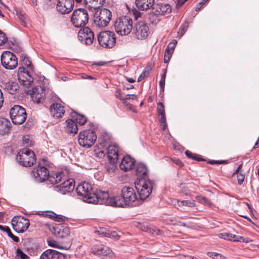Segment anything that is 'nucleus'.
<instances>
[{"label": "nucleus", "instance_id": "obj_1", "mask_svg": "<svg viewBox=\"0 0 259 259\" xmlns=\"http://www.w3.org/2000/svg\"><path fill=\"white\" fill-rule=\"evenodd\" d=\"M139 201L135 189L130 187H124L121 191V196H116L110 199L112 204L115 207H124L126 206H136Z\"/></svg>", "mask_w": 259, "mask_h": 259}, {"label": "nucleus", "instance_id": "obj_2", "mask_svg": "<svg viewBox=\"0 0 259 259\" xmlns=\"http://www.w3.org/2000/svg\"><path fill=\"white\" fill-rule=\"evenodd\" d=\"M76 191L78 195L83 197V200L84 202L89 203H98V197L90 183H81L77 186Z\"/></svg>", "mask_w": 259, "mask_h": 259}, {"label": "nucleus", "instance_id": "obj_3", "mask_svg": "<svg viewBox=\"0 0 259 259\" xmlns=\"http://www.w3.org/2000/svg\"><path fill=\"white\" fill-rule=\"evenodd\" d=\"M154 185V182L150 180H137L135 181V188L138 193L139 200H145L149 196Z\"/></svg>", "mask_w": 259, "mask_h": 259}, {"label": "nucleus", "instance_id": "obj_4", "mask_svg": "<svg viewBox=\"0 0 259 259\" xmlns=\"http://www.w3.org/2000/svg\"><path fill=\"white\" fill-rule=\"evenodd\" d=\"M171 11V6L167 3H158L154 4L149 15V19L152 24H156L159 21L158 16L169 14Z\"/></svg>", "mask_w": 259, "mask_h": 259}, {"label": "nucleus", "instance_id": "obj_5", "mask_svg": "<svg viewBox=\"0 0 259 259\" xmlns=\"http://www.w3.org/2000/svg\"><path fill=\"white\" fill-rule=\"evenodd\" d=\"M133 20L128 16H122L118 18L114 23L116 32L121 35L128 34L133 28Z\"/></svg>", "mask_w": 259, "mask_h": 259}, {"label": "nucleus", "instance_id": "obj_6", "mask_svg": "<svg viewBox=\"0 0 259 259\" xmlns=\"http://www.w3.org/2000/svg\"><path fill=\"white\" fill-rule=\"evenodd\" d=\"M96 140V134L92 130H84L80 132L78 135V144L80 146L86 148L91 147Z\"/></svg>", "mask_w": 259, "mask_h": 259}, {"label": "nucleus", "instance_id": "obj_7", "mask_svg": "<svg viewBox=\"0 0 259 259\" xmlns=\"http://www.w3.org/2000/svg\"><path fill=\"white\" fill-rule=\"evenodd\" d=\"M18 163L24 166L30 167L36 162L34 153L31 150L24 149L21 150L17 156Z\"/></svg>", "mask_w": 259, "mask_h": 259}, {"label": "nucleus", "instance_id": "obj_8", "mask_svg": "<svg viewBox=\"0 0 259 259\" xmlns=\"http://www.w3.org/2000/svg\"><path fill=\"white\" fill-rule=\"evenodd\" d=\"M111 12L107 9H98L94 15L95 24L100 27H104L108 25L111 19Z\"/></svg>", "mask_w": 259, "mask_h": 259}, {"label": "nucleus", "instance_id": "obj_9", "mask_svg": "<svg viewBox=\"0 0 259 259\" xmlns=\"http://www.w3.org/2000/svg\"><path fill=\"white\" fill-rule=\"evenodd\" d=\"M89 21V14L84 9L79 8L74 11L71 18L72 24L76 27L84 26Z\"/></svg>", "mask_w": 259, "mask_h": 259}, {"label": "nucleus", "instance_id": "obj_10", "mask_svg": "<svg viewBox=\"0 0 259 259\" xmlns=\"http://www.w3.org/2000/svg\"><path fill=\"white\" fill-rule=\"evenodd\" d=\"M99 44L105 48H112L116 43V37L113 32L104 31L100 32L98 37Z\"/></svg>", "mask_w": 259, "mask_h": 259}, {"label": "nucleus", "instance_id": "obj_11", "mask_svg": "<svg viewBox=\"0 0 259 259\" xmlns=\"http://www.w3.org/2000/svg\"><path fill=\"white\" fill-rule=\"evenodd\" d=\"M10 115L13 122L16 124H22L27 117L25 109L20 105H15L11 108Z\"/></svg>", "mask_w": 259, "mask_h": 259}, {"label": "nucleus", "instance_id": "obj_12", "mask_svg": "<svg viewBox=\"0 0 259 259\" xmlns=\"http://www.w3.org/2000/svg\"><path fill=\"white\" fill-rule=\"evenodd\" d=\"M1 63L5 69L9 70L16 68L18 65L16 56L10 51H5L2 54Z\"/></svg>", "mask_w": 259, "mask_h": 259}, {"label": "nucleus", "instance_id": "obj_13", "mask_svg": "<svg viewBox=\"0 0 259 259\" xmlns=\"http://www.w3.org/2000/svg\"><path fill=\"white\" fill-rule=\"evenodd\" d=\"M132 29L133 34L138 39L146 38L150 33L148 25L143 21H137Z\"/></svg>", "mask_w": 259, "mask_h": 259}, {"label": "nucleus", "instance_id": "obj_14", "mask_svg": "<svg viewBox=\"0 0 259 259\" xmlns=\"http://www.w3.org/2000/svg\"><path fill=\"white\" fill-rule=\"evenodd\" d=\"M13 229L18 233H23L28 228L30 223L29 220L21 216L15 217L12 220Z\"/></svg>", "mask_w": 259, "mask_h": 259}, {"label": "nucleus", "instance_id": "obj_15", "mask_svg": "<svg viewBox=\"0 0 259 259\" xmlns=\"http://www.w3.org/2000/svg\"><path fill=\"white\" fill-rule=\"evenodd\" d=\"M78 40L83 44L91 45L94 40L93 31L88 27L81 28L78 32Z\"/></svg>", "mask_w": 259, "mask_h": 259}, {"label": "nucleus", "instance_id": "obj_16", "mask_svg": "<svg viewBox=\"0 0 259 259\" xmlns=\"http://www.w3.org/2000/svg\"><path fill=\"white\" fill-rule=\"evenodd\" d=\"M17 76L21 84L25 87H29L33 82V78L31 73L23 67L19 68Z\"/></svg>", "mask_w": 259, "mask_h": 259}, {"label": "nucleus", "instance_id": "obj_17", "mask_svg": "<svg viewBox=\"0 0 259 259\" xmlns=\"http://www.w3.org/2000/svg\"><path fill=\"white\" fill-rule=\"evenodd\" d=\"M74 5V0H58L56 10L61 14H68L73 10Z\"/></svg>", "mask_w": 259, "mask_h": 259}, {"label": "nucleus", "instance_id": "obj_18", "mask_svg": "<svg viewBox=\"0 0 259 259\" xmlns=\"http://www.w3.org/2000/svg\"><path fill=\"white\" fill-rule=\"evenodd\" d=\"M52 232L58 238H65L70 234L69 228L62 224H55L50 229Z\"/></svg>", "mask_w": 259, "mask_h": 259}, {"label": "nucleus", "instance_id": "obj_19", "mask_svg": "<svg viewBox=\"0 0 259 259\" xmlns=\"http://www.w3.org/2000/svg\"><path fill=\"white\" fill-rule=\"evenodd\" d=\"M32 174L36 180L43 182L48 179L49 171L46 167L39 165L37 167L33 168Z\"/></svg>", "mask_w": 259, "mask_h": 259}, {"label": "nucleus", "instance_id": "obj_20", "mask_svg": "<svg viewBox=\"0 0 259 259\" xmlns=\"http://www.w3.org/2000/svg\"><path fill=\"white\" fill-rule=\"evenodd\" d=\"M75 183L73 179H69L60 185H56L54 188L56 191L62 194L69 193L74 189Z\"/></svg>", "mask_w": 259, "mask_h": 259}, {"label": "nucleus", "instance_id": "obj_21", "mask_svg": "<svg viewBox=\"0 0 259 259\" xmlns=\"http://www.w3.org/2000/svg\"><path fill=\"white\" fill-rule=\"evenodd\" d=\"M31 97L34 102L42 103L46 98L45 90L41 86L36 87L31 93Z\"/></svg>", "mask_w": 259, "mask_h": 259}, {"label": "nucleus", "instance_id": "obj_22", "mask_svg": "<svg viewBox=\"0 0 259 259\" xmlns=\"http://www.w3.org/2000/svg\"><path fill=\"white\" fill-rule=\"evenodd\" d=\"M91 252L97 256L103 257L110 254L112 250L107 246L102 244H96L92 247Z\"/></svg>", "mask_w": 259, "mask_h": 259}, {"label": "nucleus", "instance_id": "obj_23", "mask_svg": "<svg viewBox=\"0 0 259 259\" xmlns=\"http://www.w3.org/2000/svg\"><path fill=\"white\" fill-rule=\"evenodd\" d=\"M66 256L54 249H47L40 255V259H65Z\"/></svg>", "mask_w": 259, "mask_h": 259}, {"label": "nucleus", "instance_id": "obj_24", "mask_svg": "<svg viewBox=\"0 0 259 259\" xmlns=\"http://www.w3.org/2000/svg\"><path fill=\"white\" fill-rule=\"evenodd\" d=\"M51 115L56 118H62L65 110L64 107L61 103H54L50 107Z\"/></svg>", "mask_w": 259, "mask_h": 259}, {"label": "nucleus", "instance_id": "obj_25", "mask_svg": "<svg viewBox=\"0 0 259 259\" xmlns=\"http://www.w3.org/2000/svg\"><path fill=\"white\" fill-rule=\"evenodd\" d=\"M136 174L138 177L137 180H149V170L146 165L143 163H139L136 167Z\"/></svg>", "mask_w": 259, "mask_h": 259}, {"label": "nucleus", "instance_id": "obj_26", "mask_svg": "<svg viewBox=\"0 0 259 259\" xmlns=\"http://www.w3.org/2000/svg\"><path fill=\"white\" fill-rule=\"evenodd\" d=\"M135 160L129 155L124 156L120 164V168L125 171L132 169L135 165Z\"/></svg>", "mask_w": 259, "mask_h": 259}, {"label": "nucleus", "instance_id": "obj_27", "mask_svg": "<svg viewBox=\"0 0 259 259\" xmlns=\"http://www.w3.org/2000/svg\"><path fill=\"white\" fill-rule=\"evenodd\" d=\"M108 157L110 162H116L118 158V147L117 145H111L108 147Z\"/></svg>", "mask_w": 259, "mask_h": 259}, {"label": "nucleus", "instance_id": "obj_28", "mask_svg": "<svg viewBox=\"0 0 259 259\" xmlns=\"http://www.w3.org/2000/svg\"><path fill=\"white\" fill-rule=\"evenodd\" d=\"M105 0H84V3L85 7L90 10L96 11L101 7Z\"/></svg>", "mask_w": 259, "mask_h": 259}, {"label": "nucleus", "instance_id": "obj_29", "mask_svg": "<svg viewBox=\"0 0 259 259\" xmlns=\"http://www.w3.org/2000/svg\"><path fill=\"white\" fill-rule=\"evenodd\" d=\"M137 7L141 11H146L149 9L151 10L154 5V0H136Z\"/></svg>", "mask_w": 259, "mask_h": 259}, {"label": "nucleus", "instance_id": "obj_30", "mask_svg": "<svg viewBox=\"0 0 259 259\" xmlns=\"http://www.w3.org/2000/svg\"><path fill=\"white\" fill-rule=\"evenodd\" d=\"M3 89L11 95L16 94L19 88L18 84L14 81H9L3 83Z\"/></svg>", "mask_w": 259, "mask_h": 259}, {"label": "nucleus", "instance_id": "obj_31", "mask_svg": "<svg viewBox=\"0 0 259 259\" xmlns=\"http://www.w3.org/2000/svg\"><path fill=\"white\" fill-rule=\"evenodd\" d=\"M12 124L9 120L5 118H0V134L4 135L11 130Z\"/></svg>", "mask_w": 259, "mask_h": 259}, {"label": "nucleus", "instance_id": "obj_32", "mask_svg": "<svg viewBox=\"0 0 259 259\" xmlns=\"http://www.w3.org/2000/svg\"><path fill=\"white\" fill-rule=\"evenodd\" d=\"M64 174L63 172H52L49 174L48 180L51 184H56L61 181Z\"/></svg>", "mask_w": 259, "mask_h": 259}, {"label": "nucleus", "instance_id": "obj_33", "mask_svg": "<svg viewBox=\"0 0 259 259\" xmlns=\"http://www.w3.org/2000/svg\"><path fill=\"white\" fill-rule=\"evenodd\" d=\"M97 196L98 197V200L100 199L103 200V203H104L108 205L115 207V205L112 204L110 202V199L113 198L114 197H109L107 192L101 191L99 193Z\"/></svg>", "mask_w": 259, "mask_h": 259}, {"label": "nucleus", "instance_id": "obj_34", "mask_svg": "<svg viewBox=\"0 0 259 259\" xmlns=\"http://www.w3.org/2000/svg\"><path fill=\"white\" fill-rule=\"evenodd\" d=\"M101 234H104L106 237L111 238L114 240H118L120 237V235L114 231H110L106 229L101 228L99 231Z\"/></svg>", "mask_w": 259, "mask_h": 259}, {"label": "nucleus", "instance_id": "obj_35", "mask_svg": "<svg viewBox=\"0 0 259 259\" xmlns=\"http://www.w3.org/2000/svg\"><path fill=\"white\" fill-rule=\"evenodd\" d=\"M66 122L67 124L66 130L68 133L73 134H75L77 133V125L76 123L73 119H67Z\"/></svg>", "mask_w": 259, "mask_h": 259}, {"label": "nucleus", "instance_id": "obj_36", "mask_svg": "<svg viewBox=\"0 0 259 259\" xmlns=\"http://www.w3.org/2000/svg\"><path fill=\"white\" fill-rule=\"evenodd\" d=\"M71 116L76 124L78 123L80 125L84 124L87 121V118L85 116L81 114H77L76 112L73 113Z\"/></svg>", "mask_w": 259, "mask_h": 259}, {"label": "nucleus", "instance_id": "obj_37", "mask_svg": "<svg viewBox=\"0 0 259 259\" xmlns=\"http://www.w3.org/2000/svg\"><path fill=\"white\" fill-rule=\"evenodd\" d=\"M45 214H44L46 216H48L49 218L52 219L53 220L58 221V222H62L64 221L65 219V217L62 215H58L56 213L51 212V211H47L45 212Z\"/></svg>", "mask_w": 259, "mask_h": 259}, {"label": "nucleus", "instance_id": "obj_38", "mask_svg": "<svg viewBox=\"0 0 259 259\" xmlns=\"http://www.w3.org/2000/svg\"><path fill=\"white\" fill-rule=\"evenodd\" d=\"M0 230L4 232H7L8 236L15 242H18L19 239L18 237L15 236L11 232L10 228L8 226H3L0 225Z\"/></svg>", "mask_w": 259, "mask_h": 259}, {"label": "nucleus", "instance_id": "obj_39", "mask_svg": "<svg viewBox=\"0 0 259 259\" xmlns=\"http://www.w3.org/2000/svg\"><path fill=\"white\" fill-rule=\"evenodd\" d=\"M195 205L196 203L194 200L192 201L189 200H178L177 201V206L180 208H181L184 206L193 207H195Z\"/></svg>", "mask_w": 259, "mask_h": 259}, {"label": "nucleus", "instance_id": "obj_40", "mask_svg": "<svg viewBox=\"0 0 259 259\" xmlns=\"http://www.w3.org/2000/svg\"><path fill=\"white\" fill-rule=\"evenodd\" d=\"M185 154L189 158L198 161H204V159L202 158L200 155L193 153L189 150H186L185 151Z\"/></svg>", "mask_w": 259, "mask_h": 259}, {"label": "nucleus", "instance_id": "obj_41", "mask_svg": "<svg viewBox=\"0 0 259 259\" xmlns=\"http://www.w3.org/2000/svg\"><path fill=\"white\" fill-rule=\"evenodd\" d=\"M20 61L22 62V64L26 66L27 68H28L30 70H32L33 69V66L31 65V61L28 59V58L25 56H21V60Z\"/></svg>", "mask_w": 259, "mask_h": 259}, {"label": "nucleus", "instance_id": "obj_42", "mask_svg": "<svg viewBox=\"0 0 259 259\" xmlns=\"http://www.w3.org/2000/svg\"><path fill=\"white\" fill-rule=\"evenodd\" d=\"M196 200L200 203L206 205H210L211 202L206 197L202 196H197L196 197Z\"/></svg>", "mask_w": 259, "mask_h": 259}, {"label": "nucleus", "instance_id": "obj_43", "mask_svg": "<svg viewBox=\"0 0 259 259\" xmlns=\"http://www.w3.org/2000/svg\"><path fill=\"white\" fill-rule=\"evenodd\" d=\"M188 28V23L187 22H185L182 24L180 28L179 29V31L178 32V35L181 37H182L185 32L187 30Z\"/></svg>", "mask_w": 259, "mask_h": 259}, {"label": "nucleus", "instance_id": "obj_44", "mask_svg": "<svg viewBox=\"0 0 259 259\" xmlns=\"http://www.w3.org/2000/svg\"><path fill=\"white\" fill-rule=\"evenodd\" d=\"M151 69L150 67L147 66L138 77V81L140 82L142 81L145 76H147L149 74V72L151 70Z\"/></svg>", "mask_w": 259, "mask_h": 259}, {"label": "nucleus", "instance_id": "obj_45", "mask_svg": "<svg viewBox=\"0 0 259 259\" xmlns=\"http://www.w3.org/2000/svg\"><path fill=\"white\" fill-rule=\"evenodd\" d=\"M159 116V121L160 123V125L162 126V130L164 131L166 130L167 127V124L166 123V117L165 114L158 115Z\"/></svg>", "mask_w": 259, "mask_h": 259}, {"label": "nucleus", "instance_id": "obj_46", "mask_svg": "<svg viewBox=\"0 0 259 259\" xmlns=\"http://www.w3.org/2000/svg\"><path fill=\"white\" fill-rule=\"evenodd\" d=\"M144 231L150 233L153 235H158L160 233L159 230L150 227H145Z\"/></svg>", "mask_w": 259, "mask_h": 259}, {"label": "nucleus", "instance_id": "obj_47", "mask_svg": "<svg viewBox=\"0 0 259 259\" xmlns=\"http://www.w3.org/2000/svg\"><path fill=\"white\" fill-rule=\"evenodd\" d=\"M166 74V70L164 69L163 73L162 74L161 79L159 81V85L160 87L161 90L162 91H164V89Z\"/></svg>", "mask_w": 259, "mask_h": 259}, {"label": "nucleus", "instance_id": "obj_48", "mask_svg": "<svg viewBox=\"0 0 259 259\" xmlns=\"http://www.w3.org/2000/svg\"><path fill=\"white\" fill-rule=\"evenodd\" d=\"M157 111L158 115L165 114L164 106L160 102L157 103Z\"/></svg>", "mask_w": 259, "mask_h": 259}, {"label": "nucleus", "instance_id": "obj_49", "mask_svg": "<svg viewBox=\"0 0 259 259\" xmlns=\"http://www.w3.org/2000/svg\"><path fill=\"white\" fill-rule=\"evenodd\" d=\"M219 236L221 238L229 241H232V234L228 233H223L219 234Z\"/></svg>", "mask_w": 259, "mask_h": 259}, {"label": "nucleus", "instance_id": "obj_50", "mask_svg": "<svg viewBox=\"0 0 259 259\" xmlns=\"http://www.w3.org/2000/svg\"><path fill=\"white\" fill-rule=\"evenodd\" d=\"M16 255L21 259H28L29 256L24 253L20 248H17L16 251Z\"/></svg>", "mask_w": 259, "mask_h": 259}, {"label": "nucleus", "instance_id": "obj_51", "mask_svg": "<svg viewBox=\"0 0 259 259\" xmlns=\"http://www.w3.org/2000/svg\"><path fill=\"white\" fill-rule=\"evenodd\" d=\"M171 54V51H169L168 49H166L165 53L164 56V62L165 63H167L169 62Z\"/></svg>", "mask_w": 259, "mask_h": 259}, {"label": "nucleus", "instance_id": "obj_52", "mask_svg": "<svg viewBox=\"0 0 259 259\" xmlns=\"http://www.w3.org/2000/svg\"><path fill=\"white\" fill-rule=\"evenodd\" d=\"M207 255L213 259H222L223 256L218 253L213 252H208Z\"/></svg>", "mask_w": 259, "mask_h": 259}, {"label": "nucleus", "instance_id": "obj_53", "mask_svg": "<svg viewBox=\"0 0 259 259\" xmlns=\"http://www.w3.org/2000/svg\"><path fill=\"white\" fill-rule=\"evenodd\" d=\"M7 41V37L4 32L0 30V46L5 44Z\"/></svg>", "mask_w": 259, "mask_h": 259}, {"label": "nucleus", "instance_id": "obj_54", "mask_svg": "<svg viewBox=\"0 0 259 259\" xmlns=\"http://www.w3.org/2000/svg\"><path fill=\"white\" fill-rule=\"evenodd\" d=\"M31 141L29 140V136H25L23 138V143L24 146L26 147L30 146H31Z\"/></svg>", "mask_w": 259, "mask_h": 259}, {"label": "nucleus", "instance_id": "obj_55", "mask_svg": "<svg viewBox=\"0 0 259 259\" xmlns=\"http://www.w3.org/2000/svg\"><path fill=\"white\" fill-rule=\"evenodd\" d=\"M232 241L235 242H244L242 236L232 234Z\"/></svg>", "mask_w": 259, "mask_h": 259}, {"label": "nucleus", "instance_id": "obj_56", "mask_svg": "<svg viewBox=\"0 0 259 259\" xmlns=\"http://www.w3.org/2000/svg\"><path fill=\"white\" fill-rule=\"evenodd\" d=\"M177 44V40H173L172 42H171L169 43L166 48V49H168L169 51H171V54L172 53V52L174 51V48L176 47Z\"/></svg>", "mask_w": 259, "mask_h": 259}, {"label": "nucleus", "instance_id": "obj_57", "mask_svg": "<svg viewBox=\"0 0 259 259\" xmlns=\"http://www.w3.org/2000/svg\"><path fill=\"white\" fill-rule=\"evenodd\" d=\"M244 181V175L242 174H239L237 176V181L239 185L243 183Z\"/></svg>", "mask_w": 259, "mask_h": 259}, {"label": "nucleus", "instance_id": "obj_58", "mask_svg": "<svg viewBox=\"0 0 259 259\" xmlns=\"http://www.w3.org/2000/svg\"><path fill=\"white\" fill-rule=\"evenodd\" d=\"M120 100L122 101V103L127 107H128V108L131 109L133 107V106L132 104H130L129 103H128L126 100V99L124 98H120Z\"/></svg>", "mask_w": 259, "mask_h": 259}, {"label": "nucleus", "instance_id": "obj_59", "mask_svg": "<svg viewBox=\"0 0 259 259\" xmlns=\"http://www.w3.org/2000/svg\"><path fill=\"white\" fill-rule=\"evenodd\" d=\"M171 160L176 164L178 165L180 167L183 166L184 164L180 159L177 158H172Z\"/></svg>", "mask_w": 259, "mask_h": 259}, {"label": "nucleus", "instance_id": "obj_60", "mask_svg": "<svg viewBox=\"0 0 259 259\" xmlns=\"http://www.w3.org/2000/svg\"><path fill=\"white\" fill-rule=\"evenodd\" d=\"M124 99L126 100H135L137 99V97L135 95H127Z\"/></svg>", "mask_w": 259, "mask_h": 259}, {"label": "nucleus", "instance_id": "obj_61", "mask_svg": "<svg viewBox=\"0 0 259 259\" xmlns=\"http://www.w3.org/2000/svg\"><path fill=\"white\" fill-rule=\"evenodd\" d=\"M4 102V98L3 96V93L2 92V91L0 90V109L3 106V104Z\"/></svg>", "mask_w": 259, "mask_h": 259}, {"label": "nucleus", "instance_id": "obj_62", "mask_svg": "<svg viewBox=\"0 0 259 259\" xmlns=\"http://www.w3.org/2000/svg\"><path fill=\"white\" fill-rule=\"evenodd\" d=\"M48 244L49 246H52V247H56V242L55 241H52V240H49L48 241Z\"/></svg>", "mask_w": 259, "mask_h": 259}, {"label": "nucleus", "instance_id": "obj_63", "mask_svg": "<svg viewBox=\"0 0 259 259\" xmlns=\"http://www.w3.org/2000/svg\"><path fill=\"white\" fill-rule=\"evenodd\" d=\"M182 259H198L197 257L192 256L190 255H184Z\"/></svg>", "mask_w": 259, "mask_h": 259}, {"label": "nucleus", "instance_id": "obj_64", "mask_svg": "<svg viewBox=\"0 0 259 259\" xmlns=\"http://www.w3.org/2000/svg\"><path fill=\"white\" fill-rule=\"evenodd\" d=\"M203 4H204L203 2H202L199 3V4H198V5H197V7L196 8V11L199 10L202 8Z\"/></svg>", "mask_w": 259, "mask_h": 259}]
</instances>
